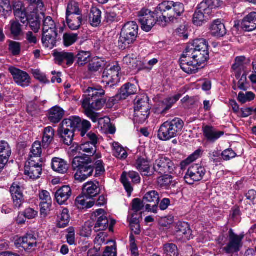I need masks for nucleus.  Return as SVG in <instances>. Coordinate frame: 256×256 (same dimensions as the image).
Listing matches in <instances>:
<instances>
[{"instance_id":"obj_1","label":"nucleus","mask_w":256,"mask_h":256,"mask_svg":"<svg viewBox=\"0 0 256 256\" xmlns=\"http://www.w3.org/2000/svg\"><path fill=\"white\" fill-rule=\"evenodd\" d=\"M184 12L183 4L173 1H164L156 8L158 24L165 26L166 22H174Z\"/></svg>"},{"instance_id":"obj_2","label":"nucleus","mask_w":256,"mask_h":256,"mask_svg":"<svg viewBox=\"0 0 256 256\" xmlns=\"http://www.w3.org/2000/svg\"><path fill=\"white\" fill-rule=\"evenodd\" d=\"M208 47V43L206 40L196 39L189 44L184 51L186 55L190 56L196 64L202 66L209 58Z\"/></svg>"},{"instance_id":"obj_3","label":"nucleus","mask_w":256,"mask_h":256,"mask_svg":"<svg viewBox=\"0 0 256 256\" xmlns=\"http://www.w3.org/2000/svg\"><path fill=\"white\" fill-rule=\"evenodd\" d=\"M101 158V154L99 153L95 154L94 158H89L86 162H84L82 157H76L73 160L72 166L76 172L74 174L76 180L82 182L88 177L92 176L94 172V166L90 164L94 162L96 159Z\"/></svg>"},{"instance_id":"obj_4","label":"nucleus","mask_w":256,"mask_h":256,"mask_svg":"<svg viewBox=\"0 0 256 256\" xmlns=\"http://www.w3.org/2000/svg\"><path fill=\"white\" fill-rule=\"evenodd\" d=\"M138 26L134 22H130L122 27L118 40L120 49L124 50L130 48L136 40Z\"/></svg>"},{"instance_id":"obj_5","label":"nucleus","mask_w":256,"mask_h":256,"mask_svg":"<svg viewBox=\"0 0 256 256\" xmlns=\"http://www.w3.org/2000/svg\"><path fill=\"white\" fill-rule=\"evenodd\" d=\"M106 103V100L102 98H91L90 96H84L82 102V106L85 110L86 114L92 120L96 122L98 120L99 122L102 120L106 121V119L109 120L108 118H99L98 114L93 112L94 110H100L102 109Z\"/></svg>"},{"instance_id":"obj_6","label":"nucleus","mask_w":256,"mask_h":256,"mask_svg":"<svg viewBox=\"0 0 256 256\" xmlns=\"http://www.w3.org/2000/svg\"><path fill=\"white\" fill-rule=\"evenodd\" d=\"M184 126L182 120L176 118L167 121L161 125L158 131V138L162 140H168L180 134Z\"/></svg>"},{"instance_id":"obj_7","label":"nucleus","mask_w":256,"mask_h":256,"mask_svg":"<svg viewBox=\"0 0 256 256\" xmlns=\"http://www.w3.org/2000/svg\"><path fill=\"white\" fill-rule=\"evenodd\" d=\"M148 97L146 96H138L134 100V122L138 124H143L147 120L150 107L148 104Z\"/></svg>"},{"instance_id":"obj_8","label":"nucleus","mask_w":256,"mask_h":256,"mask_svg":"<svg viewBox=\"0 0 256 256\" xmlns=\"http://www.w3.org/2000/svg\"><path fill=\"white\" fill-rule=\"evenodd\" d=\"M78 121L74 122L68 118L64 119L60 124V128L58 130V134L60 140L67 146H70L72 142L74 132L76 130L74 128L78 123Z\"/></svg>"},{"instance_id":"obj_9","label":"nucleus","mask_w":256,"mask_h":256,"mask_svg":"<svg viewBox=\"0 0 256 256\" xmlns=\"http://www.w3.org/2000/svg\"><path fill=\"white\" fill-rule=\"evenodd\" d=\"M87 141L84 144L78 146L76 150L84 155L94 157V154L96 152V144L98 142V138L96 134L90 132L86 134Z\"/></svg>"},{"instance_id":"obj_10","label":"nucleus","mask_w":256,"mask_h":256,"mask_svg":"<svg viewBox=\"0 0 256 256\" xmlns=\"http://www.w3.org/2000/svg\"><path fill=\"white\" fill-rule=\"evenodd\" d=\"M38 244V236L34 232H30L26 233L23 236L18 238L15 242L18 248H22L28 252L36 250Z\"/></svg>"},{"instance_id":"obj_11","label":"nucleus","mask_w":256,"mask_h":256,"mask_svg":"<svg viewBox=\"0 0 256 256\" xmlns=\"http://www.w3.org/2000/svg\"><path fill=\"white\" fill-rule=\"evenodd\" d=\"M138 20L144 30L146 32H150L156 22H158L156 10L152 12L148 9H142L138 12Z\"/></svg>"},{"instance_id":"obj_12","label":"nucleus","mask_w":256,"mask_h":256,"mask_svg":"<svg viewBox=\"0 0 256 256\" xmlns=\"http://www.w3.org/2000/svg\"><path fill=\"white\" fill-rule=\"evenodd\" d=\"M120 67L117 63L107 66L102 74V82H106V84H110V86L117 84L120 80Z\"/></svg>"},{"instance_id":"obj_13","label":"nucleus","mask_w":256,"mask_h":256,"mask_svg":"<svg viewBox=\"0 0 256 256\" xmlns=\"http://www.w3.org/2000/svg\"><path fill=\"white\" fill-rule=\"evenodd\" d=\"M206 173V168L198 164L190 166L186 172L184 179L189 184H193L195 182L200 181Z\"/></svg>"},{"instance_id":"obj_14","label":"nucleus","mask_w":256,"mask_h":256,"mask_svg":"<svg viewBox=\"0 0 256 256\" xmlns=\"http://www.w3.org/2000/svg\"><path fill=\"white\" fill-rule=\"evenodd\" d=\"M228 242L224 248V250L228 254H234L240 251L242 247L243 236H238L230 229L228 232Z\"/></svg>"},{"instance_id":"obj_15","label":"nucleus","mask_w":256,"mask_h":256,"mask_svg":"<svg viewBox=\"0 0 256 256\" xmlns=\"http://www.w3.org/2000/svg\"><path fill=\"white\" fill-rule=\"evenodd\" d=\"M174 168L175 166L173 162L165 156L159 157L156 160L153 165L154 172L160 174L166 173L172 174Z\"/></svg>"},{"instance_id":"obj_16","label":"nucleus","mask_w":256,"mask_h":256,"mask_svg":"<svg viewBox=\"0 0 256 256\" xmlns=\"http://www.w3.org/2000/svg\"><path fill=\"white\" fill-rule=\"evenodd\" d=\"M8 71L12 76L14 82L18 86L26 88L31 83V78L30 75L23 71L14 67H10Z\"/></svg>"},{"instance_id":"obj_17","label":"nucleus","mask_w":256,"mask_h":256,"mask_svg":"<svg viewBox=\"0 0 256 256\" xmlns=\"http://www.w3.org/2000/svg\"><path fill=\"white\" fill-rule=\"evenodd\" d=\"M143 203L146 204V210L148 212L157 214L158 204L160 202L158 193L156 190L146 192L143 197Z\"/></svg>"},{"instance_id":"obj_18","label":"nucleus","mask_w":256,"mask_h":256,"mask_svg":"<svg viewBox=\"0 0 256 256\" xmlns=\"http://www.w3.org/2000/svg\"><path fill=\"white\" fill-rule=\"evenodd\" d=\"M180 66L184 72L188 74H196L200 68L203 66H200L196 62L192 60L190 56L186 54V52H184L180 60Z\"/></svg>"},{"instance_id":"obj_19","label":"nucleus","mask_w":256,"mask_h":256,"mask_svg":"<svg viewBox=\"0 0 256 256\" xmlns=\"http://www.w3.org/2000/svg\"><path fill=\"white\" fill-rule=\"evenodd\" d=\"M41 162L42 161L27 160L24 166L25 175L32 180L39 178L42 172Z\"/></svg>"},{"instance_id":"obj_20","label":"nucleus","mask_w":256,"mask_h":256,"mask_svg":"<svg viewBox=\"0 0 256 256\" xmlns=\"http://www.w3.org/2000/svg\"><path fill=\"white\" fill-rule=\"evenodd\" d=\"M92 216L96 220L94 226L95 232H99L106 230L108 226V220L106 214L103 209H98L94 212Z\"/></svg>"},{"instance_id":"obj_21","label":"nucleus","mask_w":256,"mask_h":256,"mask_svg":"<svg viewBox=\"0 0 256 256\" xmlns=\"http://www.w3.org/2000/svg\"><path fill=\"white\" fill-rule=\"evenodd\" d=\"M128 178L132 180L134 184H138L140 182V178L138 174L134 171H130L128 172H123L121 176V182L123 184L126 191L130 194L133 188L131 184L128 180Z\"/></svg>"},{"instance_id":"obj_22","label":"nucleus","mask_w":256,"mask_h":256,"mask_svg":"<svg viewBox=\"0 0 256 256\" xmlns=\"http://www.w3.org/2000/svg\"><path fill=\"white\" fill-rule=\"evenodd\" d=\"M53 56L57 64H66L68 66L74 64L75 59L74 53L65 51L54 52Z\"/></svg>"},{"instance_id":"obj_23","label":"nucleus","mask_w":256,"mask_h":256,"mask_svg":"<svg viewBox=\"0 0 256 256\" xmlns=\"http://www.w3.org/2000/svg\"><path fill=\"white\" fill-rule=\"evenodd\" d=\"M180 96V94H176L172 97L167 98L159 102L156 108V112L158 114H165Z\"/></svg>"},{"instance_id":"obj_24","label":"nucleus","mask_w":256,"mask_h":256,"mask_svg":"<svg viewBox=\"0 0 256 256\" xmlns=\"http://www.w3.org/2000/svg\"><path fill=\"white\" fill-rule=\"evenodd\" d=\"M13 10L16 20H20L24 24L28 22V18L26 8L22 2H14L13 4Z\"/></svg>"},{"instance_id":"obj_25","label":"nucleus","mask_w":256,"mask_h":256,"mask_svg":"<svg viewBox=\"0 0 256 256\" xmlns=\"http://www.w3.org/2000/svg\"><path fill=\"white\" fill-rule=\"evenodd\" d=\"M202 132L207 141L212 143L214 142L224 134V132L218 130L214 127L210 126H203Z\"/></svg>"},{"instance_id":"obj_26","label":"nucleus","mask_w":256,"mask_h":256,"mask_svg":"<svg viewBox=\"0 0 256 256\" xmlns=\"http://www.w3.org/2000/svg\"><path fill=\"white\" fill-rule=\"evenodd\" d=\"M72 190L68 186H64L55 192V198L60 205L64 204L72 196Z\"/></svg>"},{"instance_id":"obj_27","label":"nucleus","mask_w":256,"mask_h":256,"mask_svg":"<svg viewBox=\"0 0 256 256\" xmlns=\"http://www.w3.org/2000/svg\"><path fill=\"white\" fill-rule=\"evenodd\" d=\"M176 232L178 236H182L184 240H189L192 238L190 225L186 222H178L176 226Z\"/></svg>"},{"instance_id":"obj_28","label":"nucleus","mask_w":256,"mask_h":256,"mask_svg":"<svg viewBox=\"0 0 256 256\" xmlns=\"http://www.w3.org/2000/svg\"><path fill=\"white\" fill-rule=\"evenodd\" d=\"M100 192V188L98 182L90 181L83 186L82 194H85L89 198L96 196Z\"/></svg>"},{"instance_id":"obj_29","label":"nucleus","mask_w":256,"mask_h":256,"mask_svg":"<svg viewBox=\"0 0 256 256\" xmlns=\"http://www.w3.org/2000/svg\"><path fill=\"white\" fill-rule=\"evenodd\" d=\"M69 119L74 122V120L78 121V124L74 126L75 130L78 129L80 132V135L82 137L86 136L88 132L91 128V124L90 122L86 120L82 121L78 116H70Z\"/></svg>"},{"instance_id":"obj_30","label":"nucleus","mask_w":256,"mask_h":256,"mask_svg":"<svg viewBox=\"0 0 256 256\" xmlns=\"http://www.w3.org/2000/svg\"><path fill=\"white\" fill-rule=\"evenodd\" d=\"M241 28L246 32H250L256 28V12H252L244 18L241 23Z\"/></svg>"},{"instance_id":"obj_31","label":"nucleus","mask_w":256,"mask_h":256,"mask_svg":"<svg viewBox=\"0 0 256 256\" xmlns=\"http://www.w3.org/2000/svg\"><path fill=\"white\" fill-rule=\"evenodd\" d=\"M135 166L143 176H150L152 175L150 172V162L144 158H138L135 163Z\"/></svg>"},{"instance_id":"obj_32","label":"nucleus","mask_w":256,"mask_h":256,"mask_svg":"<svg viewBox=\"0 0 256 256\" xmlns=\"http://www.w3.org/2000/svg\"><path fill=\"white\" fill-rule=\"evenodd\" d=\"M51 166L54 171L62 174H66L68 168V165L66 160L56 157L52 159Z\"/></svg>"},{"instance_id":"obj_33","label":"nucleus","mask_w":256,"mask_h":256,"mask_svg":"<svg viewBox=\"0 0 256 256\" xmlns=\"http://www.w3.org/2000/svg\"><path fill=\"white\" fill-rule=\"evenodd\" d=\"M136 92L137 89L134 84L127 83L121 88L120 92L116 96V98L118 100H125L130 96L135 94Z\"/></svg>"},{"instance_id":"obj_34","label":"nucleus","mask_w":256,"mask_h":256,"mask_svg":"<svg viewBox=\"0 0 256 256\" xmlns=\"http://www.w3.org/2000/svg\"><path fill=\"white\" fill-rule=\"evenodd\" d=\"M57 36V32H42V42L43 45L46 48H52L56 46Z\"/></svg>"},{"instance_id":"obj_35","label":"nucleus","mask_w":256,"mask_h":256,"mask_svg":"<svg viewBox=\"0 0 256 256\" xmlns=\"http://www.w3.org/2000/svg\"><path fill=\"white\" fill-rule=\"evenodd\" d=\"M210 30L212 35L222 37L226 34L224 25L219 20H214L210 26Z\"/></svg>"},{"instance_id":"obj_36","label":"nucleus","mask_w":256,"mask_h":256,"mask_svg":"<svg viewBox=\"0 0 256 256\" xmlns=\"http://www.w3.org/2000/svg\"><path fill=\"white\" fill-rule=\"evenodd\" d=\"M211 14H206V12L200 8V4H198L196 10L193 16V22L198 26H202L204 22L208 20Z\"/></svg>"},{"instance_id":"obj_37","label":"nucleus","mask_w":256,"mask_h":256,"mask_svg":"<svg viewBox=\"0 0 256 256\" xmlns=\"http://www.w3.org/2000/svg\"><path fill=\"white\" fill-rule=\"evenodd\" d=\"M221 0H204L200 4V8L206 14H212V10L218 8L222 4Z\"/></svg>"},{"instance_id":"obj_38","label":"nucleus","mask_w":256,"mask_h":256,"mask_svg":"<svg viewBox=\"0 0 256 256\" xmlns=\"http://www.w3.org/2000/svg\"><path fill=\"white\" fill-rule=\"evenodd\" d=\"M42 133V146L44 148H46L54 140L55 131L52 126H48L44 128Z\"/></svg>"},{"instance_id":"obj_39","label":"nucleus","mask_w":256,"mask_h":256,"mask_svg":"<svg viewBox=\"0 0 256 256\" xmlns=\"http://www.w3.org/2000/svg\"><path fill=\"white\" fill-rule=\"evenodd\" d=\"M66 20L68 28L72 30H78L82 21V15L73 14L66 16Z\"/></svg>"},{"instance_id":"obj_40","label":"nucleus","mask_w":256,"mask_h":256,"mask_svg":"<svg viewBox=\"0 0 256 256\" xmlns=\"http://www.w3.org/2000/svg\"><path fill=\"white\" fill-rule=\"evenodd\" d=\"M64 110L58 106L52 108L48 112V120L52 123L56 124L60 122L64 115Z\"/></svg>"},{"instance_id":"obj_41","label":"nucleus","mask_w":256,"mask_h":256,"mask_svg":"<svg viewBox=\"0 0 256 256\" xmlns=\"http://www.w3.org/2000/svg\"><path fill=\"white\" fill-rule=\"evenodd\" d=\"M42 152V149L40 142H34L31 148L28 160L42 161L40 158Z\"/></svg>"},{"instance_id":"obj_42","label":"nucleus","mask_w":256,"mask_h":256,"mask_svg":"<svg viewBox=\"0 0 256 256\" xmlns=\"http://www.w3.org/2000/svg\"><path fill=\"white\" fill-rule=\"evenodd\" d=\"M88 199L90 198L82 194V195L76 198L74 203L75 206L80 210L92 208L94 205V202L92 200L88 202Z\"/></svg>"},{"instance_id":"obj_43","label":"nucleus","mask_w":256,"mask_h":256,"mask_svg":"<svg viewBox=\"0 0 256 256\" xmlns=\"http://www.w3.org/2000/svg\"><path fill=\"white\" fill-rule=\"evenodd\" d=\"M101 11L96 7H92L89 14V21L94 27L98 26L101 22Z\"/></svg>"},{"instance_id":"obj_44","label":"nucleus","mask_w":256,"mask_h":256,"mask_svg":"<svg viewBox=\"0 0 256 256\" xmlns=\"http://www.w3.org/2000/svg\"><path fill=\"white\" fill-rule=\"evenodd\" d=\"M19 20H11L10 22V30L11 34L14 37H18L23 34L24 26L18 22Z\"/></svg>"},{"instance_id":"obj_45","label":"nucleus","mask_w":256,"mask_h":256,"mask_svg":"<svg viewBox=\"0 0 256 256\" xmlns=\"http://www.w3.org/2000/svg\"><path fill=\"white\" fill-rule=\"evenodd\" d=\"M85 92V96L91 98H102L105 94L104 90L99 86L88 87Z\"/></svg>"},{"instance_id":"obj_46","label":"nucleus","mask_w":256,"mask_h":256,"mask_svg":"<svg viewBox=\"0 0 256 256\" xmlns=\"http://www.w3.org/2000/svg\"><path fill=\"white\" fill-rule=\"evenodd\" d=\"M70 220L68 210L67 208H64L58 216L57 226L60 228H65L68 225Z\"/></svg>"},{"instance_id":"obj_47","label":"nucleus","mask_w":256,"mask_h":256,"mask_svg":"<svg viewBox=\"0 0 256 256\" xmlns=\"http://www.w3.org/2000/svg\"><path fill=\"white\" fill-rule=\"evenodd\" d=\"M91 54L89 51H79L75 56L76 58V63L79 66H82L90 62Z\"/></svg>"},{"instance_id":"obj_48","label":"nucleus","mask_w":256,"mask_h":256,"mask_svg":"<svg viewBox=\"0 0 256 256\" xmlns=\"http://www.w3.org/2000/svg\"><path fill=\"white\" fill-rule=\"evenodd\" d=\"M56 32V28L54 20L50 16L44 18L42 24V32Z\"/></svg>"},{"instance_id":"obj_49","label":"nucleus","mask_w":256,"mask_h":256,"mask_svg":"<svg viewBox=\"0 0 256 256\" xmlns=\"http://www.w3.org/2000/svg\"><path fill=\"white\" fill-rule=\"evenodd\" d=\"M73 14L82 15L79 4L75 1H71L68 4L66 11V16Z\"/></svg>"},{"instance_id":"obj_50","label":"nucleus","mask_w":256,"mask_h":256,"mask_svg":"<svg viewBox=\"0 0 256 256\" xmlns=\"http://www.w3.org/2000/svg\"><path fill=\"white\" fill-rule=\"evenodd\" d=\"M27 112L32 116H38L42 112L41 108L38 103L30 102L27 106Z\"/></svg>"},{"instance_id":"obj_51","label":"nucleus","mask_w":256,"mask_h":256,"mask_svg":"<svg viewBox=\"0 0 256 256\" xmlns=\"http://www.w3.org/2000/svg\"><path fill=\"white\" fill-rule=\"evenodd\" d=\"M104 65V62L97 58H92L88 64V70L92 72H96L102 69Z\"/></svg>"},{"instance_id":"obj_52","label":"nucleus","mask_w":256,"mask_h":256,"mask_svg":"<svg viewBox=\"0 0 256 256\" xmlns=\"http://www.w3.org/2000/svg\"><path fill=\"white\" fill-rule=\"evenodd\" d=\"M78 40V34L74 33H66L63 36L64 46L68 47L75 43Z\"/></svg>"},{"instance_id":"obj_53","label":"nucleus","mask_w":256,"mask_h":256,"mask_svg":"<svg viewBox=\"0 0 256 256\" xmlns=\"http://www.w3.org/2000/svg\"><path fill=\"white\" fill-rule=\"evenodd\" d=\"M202 153V152L200 149L197 150L192 154L189 156L186 160L182 162L180 164L182 167H184L197 160L198 158L200 157Z\"/></svg>"},{"instance_id":"obj_54","label":"nucleus","mask_w":256,"mask_h":256,"mask_svg":"<svg viewBox=\"0 0 256 256\" xmlns=\"http://www.w3.org/2000/svg\"><path fill=\"white\" fill-rule=\"evenodd\" d=\"M164 250L166 256H177L178 248L174 244H166L164 246Z\"/></svg>"},{"instance_id":"obj_55","label":"nucleus","mask_w":256,"mask_h":256,"mask_svg":"<svg viewBox=\"0 0 256 256\" xmlns=\"http://www.w3.org/2000/svg\"><path fill=\"white\" fill-rule=\"evenodd\" d=\"M255 98L254 94L251 92H248L244 94L240 92L238 94V100L242 104H244L248 102H250Z\"/></svg>"},{"instance_id":"obj_56","label":"nucleus","mask_w":256,"mask_h":256,"mask_svg":"<svg viewBox=\"0 0 256 256\" xmlns=\"http://www.w3.org/2000/svg\"><path fill=\"white\" fill-rule=\"evenodd\" d=\"M250 60H248L246 62V58L244 56H238L236 58L235 62L232 66V68L234 70H244V65L246 64H249Z\"/></svg>"},{"instance_id":"obj_57","label":"nucleus","mask_w":256,"mask_h":256,"mask_svg":"<svg viewBox=\"0 0 256 256\" xmlns=\"http://www.w3.org/2000/svg\"><path fill=\"white\" fill-rule=\"evenodd\" d=\"M10 192L12 196L24 195L23 188L20 184L18 182H14L10 188Z\"/></svg>"},{"instance_id":"obj_58","label":"nucleus","mask_w":256,"mask_h":256,"mask_svg":"<svg viewBox=\"0 0 256 256\" xmlns=\"http://www.w3.org/2000/svg\"><path fill=\"white\" fill-rule=\"evenodd\" d=\"M173 178L172 176L166 174L158 178L157 182L162 187H168L170 186L172 182Z\"/></svg>"},{"instance_id":"obj_59","label":"nucleus","mask_w":256,"mask_h":256,"mask_svg":"<svg viewBox=\"0 0 256 256\" xmlns=\"http://www.w3.org/2000/svg\"><path fill=\"white\" fill-rule=\"evenodd\" d=\"M12 150L8 144L4 140L0 142V154L10 158Z\"/></svg>"},{"instance_id":"obj_60","label":"nucleus","mask_w":256,"mask_h":256,"mask_svg":"<svg viewBox=\"0 0 256 256\" xmlns=\"http://www.w3.org/2000/svg\"><path fill=\"white\" fill-rule=\"evenodd\" d=\"M10 52L14 56H18L20 52L21 46L20 43L11 41L8 45Z\"/></svg>"},{"instance_id":"obj_61","label":"nucleus","mask_w":256,"mask_h":256,"mask_svg":"<svg viewBox=\"0 0 256 256\" xmlns=\"http://www.w3.org/2000/svg\"><path fill=\"white\" fill-rule=\"evenodd\" d=\"M92 162L94 163L96 168L94 176L96 177L102 175L105 172L102 161V160L96 159Z\"/></svg>"},{"instance_id":"obj_62","label":"nucleus","mask_w":256,"mask_h":256,"mask_svg":"<svg viewBox=\"0 0 256 256\" xmlns=\"http://www.w3.org/2000/svg\"><path fill=\"white\" fill-rule=\"evenodd\" d=\"M38 215V212L34 208H26L22 212V216H23L25 218L31 220L34 218Z\"/></svg>"},{"instance_id":"obj_63","label":"nucleus","mask_w":256,"mask_h":256,"mask_svg":"<svg viewBox=\"0 0 256 256\" xmlns=\"http://www.w3.org/2000/svg\"><path fill=\"white\" fill-rule=\"evenodd\" d=\"M12 200L13 207L14 209L19 210L22 206L24 202V196H12Z\"/></svg>"},{"instance_id":"obj_64","label":"nucleus","mask_w":256,"mask_h":256,"mask_svg":"<svg viewBox=\"0 0 256 256\" xmlns=\"http://www.w3.org/2000/svg\"><path fill=\"white\" fill-rule=\"evenodd\" d=\"M146 206V204L138 198H134L132 202V210L134 212L136 213L140 211L142 208Z\"/></svg>"}]
</instances>
